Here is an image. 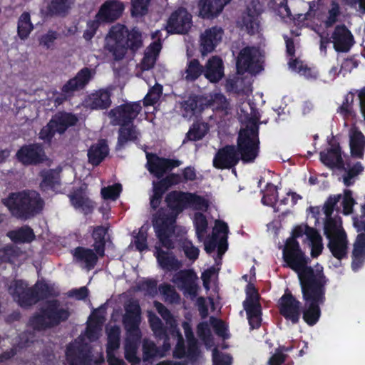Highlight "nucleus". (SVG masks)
Here are the masks:
<instances>
[{
	"label": "nucleus",
	"mask_w": 365,
	"mask_h": 365,
	"mask_svg": "<svg viewBox=\"0 0 365 365\" xmlns=\"http://www.w3.org/2000/svg\"><path fill=\"white\" fill-rule=\"evenodd\" d=\"M259 126L253 124L241 129L235 145L240 159L244 164L252 163L259 156L260 150Z\"/></svg>",
	"instance_id": "nucleus-9"
},
{
	"label": "nucleus",
	"mask_w": 365,
	"mask_h": 365,
	"mask_svg": "<svg viewBox=\"0 0 365 365\" xmlns=\"http://www.w3.org/2000/svg\"><path fill=\"white\" fill-rule=\"evenodd\" d=\"M155 257L162 269L167 271H177L182 266L173 252H168L161 248H156Z\"/></svg>",
	"instance_id": "nucleus-35"
},
{
	"label": "nucleus",
	"mask_w": 365,
	"mask_h": 365,
	"mask_svg": "<svg viewBox=\"0 0 365 365\" xmlns=\"http://www.w3.org/2000/svg\"><path fill=\"white\" fill-rule=\"evenodd\" d=\"M232 357L229 354H224L216 349L212 352V365H231Z\"/></svg>",
	"instance_id": "nucleus-64"
},
{
	"label": "nucleus",
	"mask_w": 365,
	"mask_h": 365,
	"mask_svg": "<svg viewBox=\"0 0 365 365\" xmlns=\"http://www.w3.org/2000/svg\"><path fill=\"white\" fill-rule=\"evenodd\" d=\"M364 170V167L360 162L356 163L351 168L349 169L346 175L344 176L343 181L346 187L353 185L352 179L359 175Z\"/></svg>",
	"instance_id": "nucleus-57"
},
{
	"label": "nucleus",
	"mask_w": 365,
	"mask_h": 365,
	"mask_svg": "<svg viewBox=\"0 0 365 365\" xmlns=\"http://www.w3.org/2000/svg\"><path fill=\"white\" fill-rule=\"evenodd\" d=\"M245 294L246 299L242 303L243 308L246 313L255 315L259 312V307H261V304L259 303L260 296L257 289L255 287L253 283L249 282L247 284L245 288Z\"/></svg>",
	"instance_id": "nucleus-28"
},
{
	"label": "nucleus",
	"mask_w": 365,
	"mask_h": 365,
	"mask_svg": "<svg viewBox=\"0 0 365 365\" xmlns=\"http://www.w3.org/2000/svg\"><path fill=\"white\" fill-rule=\"evenodd\" d=\"M51 120L56 128L57 133L63 134L68 128L76 125L78 118L72 113L58 111L52 116Z\"/></svg>",
	"instance_id": "nucleus-29"
},
{
	"label": "nucleus",
	"mask_w": 365,
	"mask_h": 365,
	"mask_svg": "<svg viewBox=\"0 0 365 365\" xmlns=\"http://www.w3.org/2000/svg\"><path fill=\"white\" fill-rule=\"evenodd\" d=\"M232 0H200V13L203 18L217 17Z\"/></svg>",
	"instance_id": "nucleus-27"
},
{
	"label": "nucleus",
	"mask_w": 365,
	"mask_h": 365,
	"mask_svg": "<svg viewBox=\"0 0 365 365\" xmlns=\"http://www.w3.org/2000/svg\"><path fill=\"white\" fill-rule=\"evenodd\" d=\"M223 30L213 26L207 29L200 36V51L202 56L211 53L222 41Z\"/></svg>",
	"instance_id": "nucleus-22"
},
{
	"label": "nucleus",
	"mask_w": 365,
	"mask_h": 365,
	"mask_svg": "<svg viewBox=\"0 0 365 365\" xmlns=\"http://www.w3.org/2000/svg\"><path fill=\"white\" fill-rule=\"evenodd\" d=\"M319 155L321 162L330 168L344 167L341 149L339 143L331 144L330 148L321 151Z\"/></svg>",
	"instance_id": "nucleus-23"
},
{
	"label": "nucleus",
	"mask_w": 365,
	"mask_h": 365,
	"mask_svg": "<svg viewBox=\"0 0 365 365\" xmlns=\"http://www.w3.org/2000/svg\"><path fill=\"white\" fill-rule=\"evenodd\" d=\"M341 199V195H330L326 200L323 210L326 217H331L334 207Z\"/></svg>",
	"instance_id": "nucleus-63"
},
{
	"label": "nucleus",
	"mask_w": 365,
	"mask_h": 365,
	"mask_svg": "<svg viewBox=\"0 0 365 365\" xmlns=\"http://www.w3.org/2000/svg\"><path fill=\"white\" fill-rule=\"evenodd\" d=\"M146 168L148 170L160 179L168 172L180 165L181 161L175 159L165 158L156 153L146 152Z\"/></svg>",
	"instance_id": "nucleus-14"
},
{
	"label": "nucleus",
	"mask_w": 365,
	"mask_h": 365,
	"mask_svg": "<svg viewBox=\"0 0 365 365\" xmlns=\"http://www.w3.org/2000/svg\"><path fill=\"white\" fill-rule=\"evenodd\" d=\"M107 230L103 226H97L94 228L92 237L94 240L93 249L99 257L105 255L106 240Z\"/></svg>",
	"instance_id": "nucleus-42"
},
{
	"label": "nucleus",
	"mask_w": 365,
	"mask_h": 365,
	"mask_svg": "<svg viewBox=\"0 0 365 365\" xmlns=\"http://www.w3.org/2000/svg\"><path fill=\"white\" fill-rule=\"evenodd\" d=\"M70 316L69 309L63 307L58 299H50L30 317L29 325L35 331H46L66 322Z\"/></svg>",
	"instance_id": "nucleus-7"
},
{
	"label": "nucleus",
	"mask_w": 365,
	"mask_h": 365,
	"mask_svg": "<svg viewBox=\"0 0 365 365\" xmlns=\"http://www.w3.org/2000/svg\"><path fill=\"white\" fill-rule=\"evenodd\" d=\"M16 255V250L11 246L0 249V264L6 262H13Z\"/></svg>",
	"instance_id": "nucleus-62"
},
{
	"label": "nucleus",
	"mask_w": 365,
	"mask_h": 365,
	"mask_svg": "<svg viewBox=\"0 0 365 365\" xmlns=\"http://www.w3.org/2000/svg\"><path fill=\"white\" fill-rule=\"evenodd\" d=\"M34 26L31 21V16L29 12H24L18 20L17 33L21 40L26 39L32 30Z\"/></svg>",
	"instance_id": "nucleus-46"
},
{
	"label": "nucleus",
	"mask_w": 365,
	"mask_h": 365,
	"mask_svg": "<svg viewBox=\"0 0 365 365\" xmlns=\"http://www.w3.org/2000/svg\"><path fill=\"white\" fill-rule=\"evenodd\" d=\"M328 279L301 287L305 307L302 318L309 326L315 325L321 316L320 305L326 300V284Z\"/></svg>",
	"instance_id": "nucleus-8"
},
{
	"label": "nucleus",
	"mask_w": 365,
	"mask_h": 365,
	"mask_svg": "<svg viewBox=\"0 0 365 365\" xmlns=\"http://www.w3.org/2000/svg\"><path fill=\"white\" fill-rule=\"evenodd\" d=\"M69 9L68 0H51L48 11L51 15L64 16Z\"/></svg>",
	"instance_id": "nucleus-50"
},
{
	"label": "nucleus",
	"mask_w": 365,
	"mask_h": 365,
	"mask_svg": "<svg viewBox=\"0 0 365 365\" xmlns=\"http://www.w3.org/2000/svg\"><path fill=\"white\" fill-rule=\"evenodd\" d=\"M15 158L25 167L41 165L48 159L43 145L39 143L24 144L16 151Z\"/></svg>",
	"instance_id": "nucleus-10"
},
{
	"label": "nucleus",
	"mask_w": 365,
	"mask_h": 365,
	"mask_svg": "<svg viewBox=\"0 0 365 365\" xmlns=\"http://www.w3.org/2000/svg\"><path fill=\"white\" fill-rule=\"evenodd\" d=\"M56 133H57V130H56V128L50 120L47 125L41 129L38 137L44 142L50 143Z\"/></svg>",
	"instance_id": "nucleus-61"
},
{
	"label": "nucleus",
	"mask_w": 365,
	"mask_h": 365,
	"mask_svg": "<svg viewBox=\"0 0 365 365\" xmlns=\"http://www.w3.org/2000/svg\"><path fill=\"white\" fill-rule=\"evenodd\" d=\"M204 73V66L197 58L189 61L185 69V79L187 81H195Z\"/></svg>",
	"instance_id": "nucleus-48"
},
{
	"label": "nucleus",
	"mask_w": 365,
	"mask_h": 365,
	"mask_svg": "<svg viewBox=\"0 0 365 365\" xmlns=\"http://www.w3.org/2000/svg\"><path fill=\"white\" fill-rule=\"evenodd\" d=\"M307 237L309 240L312 246L311 256L313 258L319 257L323 250L322 236L315 228H308Z\"/></svg>",
	"instance_id": "nucleus-43"
},
{
	"label": "nucleus",
	"mask_w": 365,
	"mask_h": 365,
	"mask_svg": "<svg viewBox=\"0 0 365 365\" xmlns=\"http://www.w3.org/2000/svg\"><path fill=\"white\" fill-rule=\"evenodd\" d=\"M279 314L293 324L299 322L302 313V304L288 289L278 301Z\"/></svg>",
	"instance_id": "nucleus-12"
},
{
	"label": "nucleus",
	"mask_w": 365,
	"mask_h": 365,
	"mask_svg": "<svg viewBox=\"0 0 365 365\" xmlns=\"http://www.w3.org/2000/svg\"><path fill=\"white\" fill-rule=\"evenodd\" d=\"M240 161L239 153L235 145H226L215 153L212 164L219 170L232 169Z\"/></svg>",
	"instance_id": "nucleus-16"
},
{
	"label": "nucleus",
	"mask_w": 365,
	"mask_h": 365,
	"mask_svg": "<svg viewBox=\"0 0 365 365\" xmlns=\"http://www.w3.org/2000/svg\"><path fill=\"white\" fill-rule=\"evenodd\" d=\"M39 176L41 178L39 187L43 192L54 190L56 186L60 185L59 175L53 169L41 170Z\"/></svg>",
	"instance_id": "nucleus-39"
},
{
	"label": "nucleus",
	"mask_w": 365,
	"mask_h": 365,
	"mask_svg": "<svg viewBox=\"0 0 365 365\" xmlns=\"http://www.w3.org/2000/svg\"><path fill=\"white\" fill-rule=\"evenodd\" d=\"M355 93L358 94L359 98L360 112L365 121V86L360 90L349 91L344 98L341 105L337 108V113L342 116L344 120L350 118H356V113L354 110V97Z\"/></svg>",
	"instance_id": "nucleus-15"
},
{
	"label": "nucleus",
	"mask_w": 365,
	"mask_h": 365,
	"mask_svg": "<svg viewBox=\"0 0 365 365\" xmlns=\"http://www.w3.org/2000/svg\"><path fill=\"white\" fill-rule=\"evenodd\" d=\"M143 46L142 33L137 27L128 29L126 26L117 24L110 27L106 37L105 48L115 61L122 60L128 51L135 53Z\"/></svg>",
	"instance_id": "nucleus-2"
},
{
	"label": "nucleus",
	"mask_w": 365,
	"mask_h": 365,
	"mask_svg": "<svg viewBox=\"0 0 365 365\" xmlns=\"http://www.w3.org/2000/svg\"><path fill=\"white\" fill-rule=\"evenodd\" d=\"M208 129L207 123H194L186 133L185 138L190 141L200 140L205 136L208 132Z\"/></svg>",
	"instance_id": "nucleus-47"
},
{
	"label": "nucleus",
	"mask_w": 365,
	"mask_h": 365,
	"mask_svg": "<svg viewBox=\"0 0 365 365\" xmlns=\"http://www.w3.org/2000/svg\"><path fill=\"white\" fill-rule=\"evenodd\" d=\"M349 145L352 157L360 159L364 158L365 136L356 127L351 129Z\"/></svg>",
	"instance_id": "nucleus-34"
},
{
	"label": "nucleus",
	"mask_w": 365,
	"mask_h": 365,
	"mask_svg": "<svg viewBox=\"0 0 365 365\" xmlns=\"http://www.w3.org/2000/svg\"><path fill=\"white\" fill-rule=\"evenodd\" d=\"M143 361L148 365H153L155 361L164 356L163 350L155 342L144 339L142 346Z\"/></svg>",
	"instance_id": "nucleus-37"
},
{
	"label": "nucleus",
	"mask_w": 365,
	"mask_h": 365,
	"mask_svg": "<svg viewBox=\"0 0 365 365\" xmlns=\"http://www.w3.org/2000/svg\"><path fill=\"white\" fill-rule=\"evenodd\" d=\"M72 255L75 262L84 264L88 270L94 269L98 260V255L94 250L81 246L76 247Z\"/></svg>",
	"instance_id": "nucleus-24"
},
{
	"label": "nucleus",
	"mask_w": 365,
	"mask_h": 365,
	"mask_svg": "<svg viewBox=\"0 0 365 365\" xmlns=\"http://www.w3.org/2000/svg\"><path fill=\"white\" fill-rule=\"evenodd\" d=\"M118 141L116 145L117 150H121L129 141H135L138 139V133L136 126L133 125H119Z\"/></svg>",
	"instance_id": "nucleus-40"
},
{
	"label": "nucleus",
	"mask_w": 365,
	"mask_h": 365,
	"mask_svg": "<svg viewBox=\"0 0 365 365\" xmlns=\"http://www.w3.org/2000/svg\"><path fill=\"white\" fill-rule=\"evenodd\" d=\"M341 232H345L341 221L332 217H326L324 224V233L328 240L334 239Z\"/></svg>",
	"instance_id": "nucleus-44"
},
{
	"label": "nucleus",
	"mask_w": 365,
	"mask_h": 365,
	"mask_svg": "<svg viewBox=\"0 0 365 365\" xmlns=\"http://www.w3.org/2000/svg\"><path fill=\"white\" fill-rule=\"evenodd\" d=\"M123 324L126 330L127 338L125 344V358L131 364H140L137 356L138 344L141 339L139 326L141 322V308L138 301L133 300L125 307Z\"/></svg>",
	"instance_id": "nucleus-6"
},
{
	"label": "nucleus",
	"mask_w": 365,
	"mask_h": 365,
	"mask_svg": "<svg viewBox=\"0 0 365 365\" xmlns=\"http://www.w3.org/2000/svg\"><path fill=\"white\" fill-rule=\"evenodd\" d=\"M15 218L22 220L31 219L41 212L44 201L41 195L34 190H23L11 192L1 200Z\"/></svg>",
	"instance_id": "nucleus-4"
},
{
	"label": "nucleus",
	"mask_w": 365,
	"mask_h": 365,
	"mask_svg": "<svg viewBox=\"0 0 365 365\" xmlns=\"http://www.w3.org/2000/svg\"><path fill=\"white\" fill-rule=\"evenodd\" d=\"M160 293L170 302H176L180 299V294L170 284L163 283L158 287Z\"/></svg>",
	"instance_id": "nucleus-54"
},
{
	"label": "nucleus",
	"mask_w": 365,
	"mask_h": 365,
	"mask_svg": "<svg viewBox=\"0 0 365 365\" xmlns=\"http://www.w3.org/2000/svg\"><path fill=\"white\" fill-rule=\"evenodd\" d=\"M68 197L75 209L81 210L85 215L93 212L95 203L84 193L81 187L70 193Z\"/></svg>",
	"instance_id": "nucleus-25"
},
{
	"label": "nucleus",
	"mask_w": 365,
	"mask_h": 365,
	"mask_svg": "<svg viewBox=\"0 0 365 365\" xmlns=\"http://www.w3.org/2000/svg\"><path fill=\"white\" fill-rule=\"evenodd\" d=\"M103 24L96 16L93 20H88L86 23V29L83 37L86 41H90L96 35L100 26Z\"/></svg>",
	"instance_id": "nucleus-55"
},
{
	"label": "nucleus",
	"mask_w": 365,
	"mask_h": 365,
	"mask_svg": "<svg viewBox=\"0 0 365 365\" xmlns=\"http://www.w3.org/2000/svg\"><path fill=\"white\" fill-rule=\"evenodd\" d=\"M124 9V4L118 0H106L100 6L95 16L103 24H110L122 16Z\"/></svg>",
	"instance_id": "nucleus-18"
},
{
	"label": "nucleus",
	"mask_w": 365,
	"mask_h": 365,
	"mask_svg": "<svg viewBox=\"0 0 365 365\" xmlns=\"http://www.w3.org/2000/svg\"><path fill=\"white\" fill-rule=\"evenodd\" d=\"M198 96H190L182 103V108L186 116L192 117L196 114L197 111H200L202 108H198Z\"/></svg>",
	"instance_id": "nucleus-53"
},
{
	"label": "nucleus",
	"mask_w": 365,
	"mask_h": 365,
	"mask_svg": "<svg viewBox=\"0 0 365 365\" xmlns=\"http://www.w3.org/2000/svg\"><path fill=\"white\" fill-rule=\"evenodd\" d=\"M120 346V329L118 327H112L108 333V349L115 350Z\"/></svg>",
	"instance_id": "nucleus-56"
},
{
	"label": "nucleus",
	"mask_w": 365,
	"mask_h": 365,
	"mask_svg": "<svg viewBox=\"0 0 365 365\" xmlns=\"http://www.w3.org/2000/svg\"><path fill=\"white\" fill-rule=\"evenodd\" d=\"M197 277L192 269H182L173 276L172 281L180 289L192 295L197 292Z\"/></svg>",
	"instance_id": "nucleus-21"
},
{
	"label": "nucleus",
	"mask_w": 365,
	"mask_h": 365,
	"mask_svg": "<svg viewBox=\"0 0 365 365\" xmlns=\"http://www.w3.org/2000/svg\"><path fill=\"white\" fill-rule=\"evenodd\" d=\"M190 192L173 190L166 194L167 208L161 207L153 215L152 222L156 237L161 245L168 249L175 248L172 236L178 215L188 208Z\"/></svg>",
	"instance_id": "nucleus-1"
},
{
	"label": "nucleus",
	"mask_w": 365,
	"mask_h": 365,
	"mask_svg": "<svg viewBox=\"0 0 365 365\" xmlns=\"http://www.w3.org/2000/svg\"><path fill=\"white\" fill-rule=\"evenodd\" d=\"M339 15V6L336 2L333 1L331 4V8L328 11L327 18L324 21L326 28L332 26L337 21Z\"/></svg>",
	"instance_id": "nucleus-59"
},
{
	"label": "nucleus",
	"mask_w": 365,
	"mask_h": 365,
	"mask_svg": "<svg viewBox=\"0 0 365 365\" xmlns=\"http://www.w3.org/2000/svg\"><path fill=\"white\" fill-rule=\"evenodd\" d=\"M194 227L197 237L201 240L207 232L208 222L204 214L196 212L194 215Z\"/></svg>",
	"instance_id": "nucleus-49"
},
{
	"label": "nucleus",
	"mask_w": 365,
	"mask_h": 365,
	"mask_svg": "<svg viewBox=\"0 0 365 365\" xmlns=\"http://www.w3.org/2000/svg\"><path fill=\"white\" fill-rule=\"evenodd\" d=\"M66 360L69 365H94L91 347L87 345L70 344L66 351Z\"/></svg>",
	"instance_id": "nucleus-17"
},
{
	"label": "nucleus",
	"mask_w": 365,
	"mask_h": 365,
	"mask_svg": "<svg viewBox=\"0 0 365 365\" xmlns=\"http://www.w3.org/2000/svg\"><path fill=\"white\" fill-rule=\"evenodd\" d=\"M91 71L87 67L81 69L75 77L68 80L62 87L61 91L65 96L57 97L56 101L61 103L66 99L67 96H71L73 91L83 88L91 79Z\"/></svg>",
	"instance_id": "nucleus-19"
},
{
	"label": "nucleus",
	"mask_w": 365,
	"mask_h": 365,
	"mask_svg": "<svg viewBox=\"0 0 365 365\" xmlns=\"http://www.w3.org/2000/svg\"><path fill=\"white\" fill-rule=\"evenodd\" d=\"M242 26L245 27L250 34H255L259 29L258 14L252 12L250 8L247 9L242 16Z\"/></svg>",
	"instance_id": "nucleus-45"
},
{
	"label": "nucleus",
	"mask_w": 365,
	"mask_h": 365,
	"mask_svg": "<svg viewBox=\"0 0 365 365\" xmlns=\"http://www.w3.org/2000/svg\"><path fill=\"white\" fill-rule=\"evenodd\" d=\"M203 74L210 82H219L224 76L222 60L217 56L210 58L204 67Z\"/></svg>",
	"instance_id": "nucleus-26"
},
{
	"label": "nucleus",
	"mask_w": 365,
	"mask_h": 365,
	"mask_svg": "<svg viewBox=\"0 0 365 365\" xmlns=\"http://www.w3.org/2000/svg\"><path fill=\"white\" fill-rule=\"evenodd\" d=\"M142 110L139 101L127 102L111 109L109 116L115 125H133L135 119Z\"/></svg>",
	"instance_id": "nucleus-11"
},
{
	"label": "nucleus",
	"mask_w": 365,
	"mask_h": 365,
	"mask_svg": "<svg viewBox=\"0 0 365 365\" xmlns=\"http://www.w3.org/2000/svg\"><path fill=\"white\" fill-rule=\"evenodd\" d=\"M327 247L336 259L341 260L346 257L348 240L346 232H341L336 237L329 240Z\"/></svg>",
	"instance_id": "nucleus-33"
},
{
	"label": "nucleus",
	"mask_w": 365,
	"mask_h": 365,
	"mask_svg": "<svg viewBox=\"0 0 365 365\" xmlns=\"http://www.w3.org/2000/svg\"><path fill=\"white\" fill-rule=\"evenodd\" d=\"M109 153V148L105 140L92 145L88 150V162L93 166H98Z\"/></svg>",
	"instance_id": "nucleus-36"
},
{
	"label": "nucleus",
	"mask_w": 365,
	"mask_h": 365,
	"mask_svg": "<svg viewBox=\"0 0 365 365\" xmlns=\"http://www.w3.org/2000/svg\"><path fill=\"white\" fill-rule=\"evenodd\" d=\"M7 236L13 242L16 244L29 243L32 242L36 237L33 229L27 225L9 231L7 233Z\"/></svg>",
	"instance_id": "nucleus-38"
},
{
	"label": "nucleus",
	"mask_w": 365,
	"mask_h": 365,
	"mask_svg": "<svg viewBox=\"0 0 365 365\" xmlns=\"http://www.w3.org/2000/svg\"><path fill=\"white\" fill-rule=\"evenodd\" d=\"M255 53L251 47L242 48L237 58L236 68L237 73L244 74L245 72H252L254 68Z\"/></svg>",
	"instance_id": "nucleus-31"
},
{
	"label": "nucleus",
	"mask_w": 365,
	"mask_h": 365,
	"mask_svg": "<svg viewBox=\"0 0 365 365\" xmlns=\"http://www.w3.org/2000/svg\"><path fill=\"white\" fill-rule=\"evenodd\" d=\"M192 16L186 9L180 7L170 14L165 29L171 34H185L191 28Z\"/></svg>",
	"instance_id": "nucleus-13"
},
{
	"label": "nucleus",
	"mask_w": 365,
	"mask_h": 365,
	"mask_svg": "<svg viewBox=\"0 0 365 365\" xmlns=\"http://www.w3.org/2000/svg\"><path fill=\"white\" fill-rule=\"evenodd\" d=\"M122 192V185L120 183H115L101 188V194L104 200H115L118 198Z\"/></svg>",
	"instance_id": "nucleus-52"
},
{
	"label": "nucleus",
	"mask_w": 365,
	"mask_h": 365,
	"mask_svg": "<svg viewBox=\"0 0 365 365\" xmlns=\"http://www.w3.org/2000/svg\"><path fill=\"white\" fill-rule=\"evenodd\" d=\"M193 207L197 210L206 212L209 208V201L196 193L190 192L188 207Z\"/></svg>",
	"instance_id": "nucleus-51"
},
{
	"label": "nucleus",
	"mask_w": 365,
	"mask_h": 365,
	"mask_svg": "<svg viewBox=\"0 0 365 365\" xmlns=\"http://www.w3.org/2000/svg\"><path fill=\"white\" fill-rule=\"evenodd\" d=\"M8 291L19 306L24 309H28L41 301L56 297L60 294L53 284L39 280L29 287L26 281L15 279L11 282Z\"/></svg>",
	"instance_id": "nucleus-5"
},
{
	"label": "nucleus",
	"mask_w": 365,
	"mask_h": 365,
	"mask_svg": "<svg viewBox=\"0 0 365 365\" xmlns=\"http://www.w3.org/2000/svg\"><path fill=\"white\" fill-rule=\"evenodd\" d=\"M150 0H131V13L133 16H143L148 11Z\"/></svg>",
	"instance_id": "nucleus-58"
},
{
	"label": "nucleus",
	"mask_w": 365,
	"mask_h": 365,
	"mask_svg": "<svg viewBox=\"0 0 365 365\" xmlns=\"http://www.w3.org/2000/svg\"><path fill=\"white\" fill-rule=\"evenodd\" d=\"M354 204L355 200L352 197V191L350 190H344L342 200L343 213L345 215L351 214Z\"/></svg>",
	"instance_id": "nucleus-60"
},
{
	"label": "nucleus",
	"mask_w": 365,
	"mask_h": 365,
	"mask_svg": "<svg viewBox=\"0 0 365 365\" xmlns=\"http://www.w3.org/2000/svg\"><path fill=\"white\" fill-rule=\"evenodd\" d=\"M334 48L337 52L346 53L354 43L351 32L344 24L337 25L331 34Z\"/></svg>",
	"instance_id": "nucleus-20"
},
{
	"label": "nucleus",
	"mask_w": 365,
	"mask_h": 365,
	"mask_svg": "<svg viewBox=\"0 0 365 365\" xmlns=\"http://www.w3.org/2000/svg\"><path fill=\"white\" fill-rule=\"evenodd\" d=\"M111 92L108 89H99L88 96V106L91 109H107L111 105Z\"/></svg>",
	"instance_id": "nucleus-30"
},
{
	"label": "nucleus",
	"mask_w": 365,
	"mask_h": 365,
	"mask_svg": "<svg viewBox=\"0 0 365 365\" xmlns=\"http://www.w3.org/2000/svg\"><path fill=\"white\" fill-rule=\"evenodd\" d=\"M282 257L287 267L297 273L301 287L327 279L322 267L314 271L308 266L310 259L302 250L297 240H292L289 244H285Z\"/></svg>",
	"instance_id": "nucleus-3"
},
{
	"label": "nucleus",
	"mask_w": 365,
	"mask_h": 365,
	"mask_svg": "<svg viewBox=\"0 0 365 365\" xmlns=\"http://www.w3.org/2000/svg\"><path fill=\"white\" fill-rule=\"evenodd\" d=\"M148 321L155 338L158 340H163L164 344L168 342L170 339L168 329L162 320L156 314H152L149 315Z\"/></svg>",
	"instance_id": "nucleus-41"
},
{
	"label": "nucleus",
	"mask_w": 365,
	"mask_h": 365,
	"mask_svg": "<svg viewBox=\"0 0 365 365\" xmlns=\"http://www.w3.org/2000/svg\"><path fill=\"white\" fill-rule=\"evenodd\" d=\"M351 268L354 271L358 270L365 262V234H358L354 243L351 255Z\"/></svg>",
	"instance_id": "nucleus-32"
}]
</instances>
